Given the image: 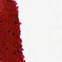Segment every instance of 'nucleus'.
<instances>
[{
  "instance_id": "obj_1",
  "label": "nucleus",
  "mask_w": 62,
  "mask_h": 62,
  "mask_svg": "<svg viewBox=\"0 0 62 62\" xmlns=\"http://www.w3.org/2000/svg\"><path fill=\"white\" fill-rule=\"evenodd\" d=\"M17 51L18 52H20V51L19 50H17Z\"/></svg>"
},
{
  "instance_id": "obj_2",
  "label": "nucleus",
  "mask_w": 62,
  "mask_h": 62,
  "mask_svg": "<svg viewBox=\"0 0 62 62\" xmlns=\"http://www.w3.org/2000/svg\"><path fill=\"white\" fill-rule=\"evenodd\" d=\"M14 23H15V24H16V23H17L16 22H15Z\"/></svg>"
},
{
  "instance_id": "obj_3",
  "label": "nucleus",
  "mask_w": 62,
  "mask_h": 62,
  "mask_svg": "<svg viewBox=\"0 0 62 62\" xmlns=\"http://www.w3.org/2000/svg\"><path fill=\"white\" fill-rule=\"evenodd\" d=\"M20 48H22V46H20Z\"/></svg>"
},
{
  "instance_id": "obj_4",
  "label": "nucleus",
  "mask_w": 62,
  "mask_h": 62,
  "mask_svg": "<svg viewBox=\"0 0 62 62\" xmlns=\"http://www.w3.org/2000/svg\"><path fill=\"white\" fill-rule=\"evenodd\" d=\"M8 32H9V33H10V31H8Z\"/></svg>"
},
{
  "instance_id": "obj_5",
  "label": "nucleus",
  "mask_w": 62,
  "mask_h": 62,
  "mask_svg": "<svg viewBox=\"0 0 62 62\" xmlns=\"http://www.w3.org/2000/svg\"><path fill=\"white\" fill-rule=\"evenodd\" d=\"M21 54H23V52H21Z\"/></svg>"
},
{
  "instance_id": "obj_6",
  "label": "nucleus",
  "mask_w": 62,
  "mask_h": 62,
  "mask_svg": "<svg viewBox=\"0 0 62 62\" xmlns=\"http://www.w3.org/2000/svg\"><path fill=\"white\" fill-rule=\"evenodd\" d=\"M13 36H14V34H13Z\"/></svg>"
},
{
  "instance_id": "obj_7",
  "label": "nucleus",
  "mask_w": 62,
  "mask_h": 62,
  "mask_svg": "<svg viewBox=\"0 0 62 62\" xmlns=\"http://www.w3.org/2000/svg\"><path fill=\"white\" fill-rule=\"evenodd\" d=\"M1 23H2V21H1Z\"/></svg>"
},
{
  "instance_id": "obj_8",
  "label": "nucleus",
  "mask_w": 62,
  "mask_h": 62,
  "mask_svg": "<svg viewBox=\"0 0 62 62\" xmlns=\"http://www.w3.org/2000/svg\"><path fill=\"white\" fill-rule=\"evenodd\" d=\"M14 54H15V53H14Z\"/></svg>"
},
{
  "instance_id": "obj_9",
  "label": "nucleus",
  "mask_w": 62,
  "mask_h": 62,
  "mask_svg": "<svg viewBox=\"0 0 62 62\" xmlns=\"http://www.w3.org/2000/svg\"><path fill=\"white\" fill-rule=\"evenodd\" d=\"M7 49H8V48H7Z\"/></svg>"
}]
</instances>
